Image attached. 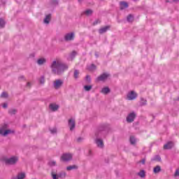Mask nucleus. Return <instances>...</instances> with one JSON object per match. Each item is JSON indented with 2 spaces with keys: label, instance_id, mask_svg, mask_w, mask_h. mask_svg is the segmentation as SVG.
<instances>
[{
  "label": "nucleus",
  "instance_id": "603ef678",
  "mask_svg": "<svg viewBox=\"0 0 179 179\" xmlns=\"http://www.w3.org/2000/svg\"><path fill=\"white\" fill-rule=\"evenodd\" d=\"M78 2H82V0H78Z\"/></svg>",
  "mask_w": 179,
  "mask_h": 179
},
{
  "label": "nucleus",
  "instance_id": "c9c22d12",
  "mask_svg": "<svg viewBox=\"0 0 179 179\" xmlns=\"http://www.w3.org/2000/svg\"><path fill=\"white\" fill-rule=\"evenodd\" d=\"M55 164H56L55 161H50L49 162V166H55Z\"/></svg>",
  "mask_w": 179,
  "mask_h": 179
},
{
  "label": "nucleus",
  "instance_id": "ea45409f",
  "mask_svg": "<svg viewBox=\"0 0 179 179\" xmlns=\"http://www.w3.org/2000/svg\"><path fill=\"white\" fill-rule=\"evenodd\" d=\"M60 177L62 178H65L66 176V173H60Z\"/></svg>",
  "mask_w": 179,
  "mask_h": 179
},
{
  "label": "nucleus",
  "instance_id": "f257e3e1",
  "mask_svg": "<svg viewBox=\"0 0 179 179\" xmlns=\"http://www.w3.org/2000/svg\"><path fill=\"white\" fill-rule=\"evenodd\" d=\"M50 68L52 73L55 75H61V73H64L69 67L68 65L61 62L59 60H57L52 62Z\"/></svg>",
  "mask_w": 179,
  "mask_h": 179
},
{
  "label": "nucleus",
  "instance_id": "2eb2a0df",
  "mask_svg": "<svg viewBox=\"0 0 179 179\" xmlns=\"http://www.w3.org/2000/svg\"><path fill=\"white\" fill-rule=\"evenodd\" d=\"M24 177H26L24 173H20L17 174L16 178H13L12 179H24Z\"/></svg>",
  "mask_w": 179,
  "mask_h": 179
},
{
  "label": "nucleus",
  "instance_id": "c03bdc74",
  "mask_svg": "<svg viewBox=\"0 0 179 179\" xmlns=\"http://www.w3.org/2000/svg\"><path fill=\"white\" fill-rule=\"evenodd\" d=\"M3 108H8V104L7 103H3Z\"/></svg>",
  "mask_w": 179,
  "mask_h": 179
},
{
  "label": "nucleus",
  "instance_id": "a19ab883",
  "mask_svg": "<svg viewBox=\"0 0 179 179\" xmlns=\"http://www.w3.org/2000/svg\"><path fill=\"white\" fill-rule=\"evenodd\" d=\"M175 177H179V170H176L175 173Z\"/></svg>",
  "mask_w": 179,
  "mask_h": 179
},
{
  "label": "nucleus",
  "instance_id": "864d4df0",
  "mask_svg": "<svg viewBox=\"0 0 179 179\" xmlns=\"http://www.w3.org/2000/svg\"><path fill=\"white\" fill-rule=\"evenodd\" d=\"M134 1H136V0H134Z\"/></svg>",
  "mask_w": 179,
  "mask_h": 179
},
{
  "label": "nucleus",
  "instance_id": "aec40b11",
  "mask_svg": "<svg viewBox=\"0 0 179 179\" xmlns=\"http://www.w3.org/2000/svg\"><path fill=\"white\" fill-rule=\"evenodd\" d=\"M50 20H51V14L46 15L44 20V23H46L47 24H48L50 23Z\"/></svg>",
  "mask_w": 179,
  "mask_h": 179
},
{
  "label": "nucleus",
  "instance_id": "72a5a7b5",
  "mask_svg": "<svg viewBox=\"0 0 179 179\" xmlns=\"http://www.w3.org/2000/svg\"><path fill=\"white\" fill-rule=\"evenodd\" d=\"M45 82V80L44 79V76H42L40 79V83L43 84Z\"/></svg>",
  "mask_w": 179,
  "mask_h": 179
},
{
  "label": "nucleus",
  "instance_id": "473e14b6",
  "mask_svg": "<svg viewBox=\"0 0 179 179\" xmlns=\"http://www.w3.org/2000/svg\"><path fill=\"white\" fill-rule=\"evenodd\" d=\"M9 114H16V110L15 109H10L8 111Z\"/></svg>",
  "mask_w": 179,
  "mask_h": 179
},
{
  "label": "nucleus",
  "instance_id": "39448f33",
  "mask_svg": "<svg viewBox=\"0 0 179 179\" xmlns=\"http://www.w3.org/2000/svg\"><path fill=\"white\" fill-rule=\"evenodd\" d=\"M18 159L17 157H12L5 159L6 164H15L17 162Z\"/></svg>",
  "mask_w": 179,
  "mask_h": 179
},
{
  "label": "nucleus",
  "instance_id": "58836bf2",
  "mask_svg": "<svg viewBox=\"0 0 179 179\" xmlns=\"http://www.w3.org/2000/svg\"><path fill=\"white\" fill-rule=\"evenodd\" d=\"M51 134H57V129L54 128L50 130Z\"/></svg>",
  "mask_w": 179,
  "mask_h": 179
},
{
  "label": "nucleus",
  "instance_id": "f8f14e48",
  "mask_svg": "<svg viewBox=\"0 0 179 179\" xmlns=\"http://www.w3.org/2000/svg\"><path fill=\"white\" fill-rule=\"evenodd\" d=\"M173 146H174V143H173L172 141H169L164 145V149L165 150L171 149Z\"/></svg>",
  "mask_w": 179,
  "mask_h": 179
},
{
  "label": "nucleus",
  "instance_id": "4be33fe9",
  "mask_svg": "<svg viewBox=\"0 0 179 179\" xmlns=\"http://www.w3.org/2000/svg\"><path fill=\"white\" fill-rule=\"evenodd\" d=\"M92 13H93V10L90 9L86 10L84 12V15H86L87 16H90V15H92Z\"/></svg>",
  "mask_w": 179,
  "mask_h": 179
},
{
  "label": "nucleus",
  "instance_id": "0eeeda50",
  "mask_svg": "<svg viewBox=\"0 0 179 179\" xmlns=\"http://www.w3.org/2000/svg\"><path fill=\"white\" fill-rule=\"evenodd\" d=\"M136 97H138V94H136L135 92L131 91L127 94V100H135Z\"/></svg>",
  "mask_w": 179,
  "mask_h": 179
},
{
  "label": "nucleus",
  "instance_id": "8fccbe9b",
  "mask_svg": "<svg viewBox=\"0 0 179 179\" xmlns=\"http://www.w3.org/2000/svg\"><path fill=\"white\" fill-rule=\"evenodd\" d=\"M178 0H173V2H177Z\"/></svg>",
  "mask_w": 179,
  "mask_h": 179
},
{
  "label": "nucleus",
  "instance_id": "1a4fd4ad",
  "mask_svg": "<svg viewBox=\"0 0 179 179\" xmlns=\"http://www.w3.org/2000/svg\"><path fill=\"white\" fill-rule=\"evenodd\" d=\"M136 117V115L134 112L129 114V115L127 117V122H134V120H135Z\"/></svg>",
  "mask_w": 179,
  "mask_h": 179
},
{
  "label": "nucleus",
  "instance_id": "c756f323",
  "mask_svg": "<svg viewBox=\"0 0 179 179\" xmlns=\"http://www.w3.org/2000/svg\"><path fill=\"white\" fill-rule=\"evenodd\" d=\"M5 26V20L0 18V27H3Z\"/></svg>",
  "mask_w": 179,
  "mask_h": 179
},
{
  "label": "nucleus",
  "instance_id": "4468645a",
  "mask_svg": "<svg viewBox=\"0 0 179 179\" xmlns=\"http://www.w3.org/2000/svg\"><path fill=\"white\" fill-rule=\"evenodd\" d=\"M50 108L52 111H57L59 108V106L55 103H52L50 105Z\"/></svg>",
  "mask_w": 179,
  "mask_h": 179
},
{
  "label": "nucleus",
  "instance_id": "7ed1b4c3",
  "mask_svg": "<svg viewBox=\"0 0 179 179\" xmlns=\"http://www.w3.org/2000/svg\"><path fill=\"white\" fill-rule=\"evenodd\" d=\"M109 77L110 75L108 73H104L99 77H97V78L96 79V82H104V80H106V79H108V78Z\"/></svg>",
  "mask_w": 179,
  "mask_h": 179
},
{
  "label": "nucleus",
  "instance_id": "49530a36",
  "mask_svg": "<svg viewBox=\"0 0 179 179\" xmlns=\"http://www.w3.org/2000/svg\"><path fill=\"white\" fill-rule=\"evenodd\" d=\"M31 85V83H27V86H28L29 87H30Z\"/></svg>",
  "mask_w": 179,
  "mask_h": 179
},
{
  "label": "nucleus",
  "instance_id": "6ab92c4d",
  "mask_svg": "<svg viewBox=\"0 0 179 179\" xmlns=\"http://www.w3.org/2000/svg\"><path fill=\"white\" fill-rule=\"evenodd\" d=\"M45 62H47V60L44 58H41L37 61L38 65H43V64H45Z\"/></svg>",
  "mask_w": 179,
  "mask_h": 179
},
{
  "label": "nucleus",
  "instance_id": "5701e85b",
  "mask_svg": "<svg viewBox=\"0 0 179 179\" xmlns=\"http://www.w3.org/2000/svg\"><path fill=\"white\" fill-rule=\"evenodd\" d=\"M92 87H93V86H92V85H85L84 90H85V92H90V90H92Z\"/></svg>",
  "mask_w": 179,
  "mask_h": 179
},
{
  "label": "nucleus",
  "instance_id": "a878e982",
  "mask_svg": "<svg viewBox=\"0 0 179 179\" xmlns=\"http://www.w3.org/2000/svg\"><path fill=\"white\" fill-rule=\"evenodd\" d=\"M74 78L75 79H78V78H79V70H75L74 71Z\"/></svg>",
  "mask_w": 179,
  "mask_h": 179
},
{
  "label": "nucleus",
  "instance_id": "cd10ccee",
  "mask_svg": "<svg viewBox=\"0 0 179 179\" xmlns=\"http://www.w3.org/2000/svg\"><path fill=\"white\" fill-rule=\"evenodd\" d=\"M147 101L146 99L141 98V106H146Z\"/></svg>",
  "mask_w": 179,
  "mask_h": 179
},
{
  "label": "nucleus",
  "instance_id": "9d476101",
  "mask_svg": "<svg viewBox=\"0 0 179 179\" xmlns=\"http://www.w3.org/2000/svg\"><path fill=\"white\" fill-rule=\"evenodd\" d=\"M69 127L70 128V131H73V129H75V127H76L75 119L71 118L69 120Z\"/></svg>",
  "mask_w": 179,
  "mask_h": 179
},
{
  "label": "nucleus",
  "instance_id": "a211bd4d",
  "mask_svg": "<svg viewBox=\"0 0 179 179\" xmlns=\"http://www.w3.org/2000/svg\"><path fill=\"white\" fill-rule=\"evenodd\" d=\"M153 171L155 174H157L158 173H160L162 171V168L160 166H157L154 168Z\"/></svg>",
  "mask_w": 179,
  "mask_h": 179
},
{
  "label": "nucleus",
  "instance_id": "412c9836",
  "mask_svg": "<svg viewBox=\"0 0 179 179\" xmlns=\"http://www.w3.org/2000/svg\"><path fill=\"white\" fill-rule=\"evenodd\" d=\"M76 169H78V166H76V165H72L66 167L67 171H71V170H75Z\"/></svg>",
  "mask_w": 179,
  "mask_h": 179
},
{
  "label": "nucleus",
  "instance_id": "2f4dec72",
  "mask_svg": "<svg viewBox=\"0 0 179 179\" xmlns=\"http://www.w3.org/2000/svg\"><path fill=\"white\" fill-rule=\"evenodd\" d=\"M153 160H155V161H157V162H160V160H162V158L160 157V156L156 155V156L154 157Z\"/></svg>",
  "mask_w": 179,
  "mask_h": 179
},
{
  "label": "nucleus",
  "instance_id": "423d86ee",
  "mask_svg": "<svg viewBox=\"0 0 179 179\" xmlns=\"http://www.w3.org/2000/svg\"><path fill=\"white\" fill-rule=\"evenodd\" d=\"M62 85H64V81L59 79L55 80L53 83V86L56 90L59 89Z\"/></svg>",
  "mask_w": 179,
  "mask_h": 179
},
{
  "label": "nucleus",
  "instance_id": "79ce46f5",
  "mask_svg": "<svg viewBox=\"0 0 179 179\" xmlns=\"http://www.w3.org/2000/svg\"><path fill=\"white\" fill-rule=\"evenodd\" d=\"M99 23H100L99 20H96L94 22V25L99 24Z\"/></svg>",
  "mask_w": 179,
  "mask_h": 179
},
{
  "label": "nucleus",
  "instance_id": "a18cd8bd",
  "mask_svg": "<svg viewBox=\"0 0 179 179\" xmlns=\"http://www.w3.org/2000/svg\"><path fill=\"white\" fill-rule=\"evenodd\" d=\"M86 78H87V80H90V76H86Z\"/></svg>",
  "mask_w": 179,
  "mask_h": 179
},
{
  "label": "nucleus",
  "instance_id": "f3484780",
  "mask_svg": "<svg viewBox=\"0 0 179 179\" xmlns=\"http://www.w3.org/2000/svg\"><path fill=\"white\" fill-rule=\"evenodd\" d=\"M101 93H103V94H108V93H110V88L106 87H103L101 91Z\"/></svg>",
  "mask_w": 179,
  "mask_h": 179
},
{
  "label": "nucleus",
  "instance_id": "4c0bfd02",
  "mask_svg": "<svg viewBox=\"0 0 179 179\" xmlns=\"http://www.w3.org/2000/svg\"><path fill=\"white\" fill-rule=\"evenodd\" d=\"M101 131H106V127H100L98 130V132H101Z\"/></svg>",
  "mask_w": 179,
  "mask_h": 179
},
{
  "label": "nucleus",
  "instance_id": "09e8293b",
  "mask_svg": "<svg viewBox=\"0 0 179 179\" xmlns=\"http://www.w3.org/2000/svg\"><path fill=\"white\" fill-rule=\"evenodd\" d=\"M96 57H99V54L95 53Z\"/></svg>",
  "mask_w": 179,
  "mask_h": 179
},
{
  "label": "nucleus",
  "instance_id": "37998d69",
  "mask_svg": "<svg viewBox=\"0 0 179 179\" xmlns=\"http://www.w3.org/2000/svg\"><path fill=\"white\" fill-rule=\"evenodd\" d=\"M146 162V159H143L141 161H140V163H142V164H145V163Z\"/></svg>",
  "mask_w": 179,
  "mask_h": 179
},
{
  "label": "nucleus",
  "instance_id": "c85d7f7f",
  "mask_svg": "<svg viewBox=\"0 0 179 179\" xmlns=\"http://www.w3.org/2000/svg\"><path fill=\"white\" fill-rule=\"evenodd\" d=\"M76 56V51H73L71 55H70V58L71 59H73V58H75V57Z\"/></svg>",
  "mask_w": 179,
  "mask_h": 179
},
{
  "label": "nucleus",
  "instance_id": "7c9ffc66",
  "mask_svg": "<svg viewBox=\"0 0 179 179\" xmlns=\"http://www.w3.org/2000/svg\"><path fill=\"white\" fill-rule=\"evenodd\" d=\"M138 174L141 178H143L145 177V171H141Z\"/></svg>",
  "mask_w": 179,
  "mask_h": 179
},
{
  "label": "nucleus",
  "instance_id": "6e6552de",
  "mask_svg": "<svg viewBox=\"0 0 179 179\" xmlns=\"http://www.w3.org/2000/svg\"><path fill=\"white\" fill-rule=\"evenodd\" d=\"M75 38V34L73 32L66 34L64 36V40L66 41H72Z\"/></svg>",
  "mask_w": 179,
  "mask_h": 179
},
{
  "label": "nucleus",
  "instance_id": "dca6fc26",
  "mask_svg": "<svg viewBox=\"0 0 179 179\" xmlns=\"http://www.w3.org/2000/svg\"><path fill=\"white\" fill-rule=\"evenodd\" d=\"M109 29H110V26H106L105 27H103L99 29V34H103V33H106V31H107V30H108Z\"/></svg>",
  "mask_w": 179,
  "mask_h": 179
},
{
  "label": "nucleus",
  "instance_id": "3c124183",
  "mask_svg": "<svg viewBox=\"0 0 179 179\" xmlns=\"http://www.w3.org/2000/svg\"><path fill=\"white\" fill-rule=\"evenodd\" d=\"M55 3H58V1H55Z\"/></svg>",
  "mask_w": 179,
  "mask_h": 179
},
{
  "label": "nucleus",
  "instance_id": "f03ea898",
  "mask_svg": "<svg viewBox=\"0 0 179 179\" xmlns=\"http://www.w3.org/2000/svg\"><path fill=\"white\" fill-rule=\"evenodd\" d=\"M6 128H8L7 124H4L1 128H0V135H2L3 136H6V135L12 132L10 130H6Z\"/></svg>",
  "mask_w": 179,
  "mask_h": 179
},
{
  "label": "nucleus",
  "instance_id": "e433bc0d",
  "mask_svg": "<svg viewBox=\"0 0 179 179\" xmlns=\"http://www.w3.org/2000/svg\"><path fill=\"white\" fill-rule=\"evenodd\" d=\"M52 177L53 179H58L59 176H57V174L52 173Z\"/></svg>",
  "mask_w": 179,
  "mask_h": 179
},
{
  "label": "nucleus",
  "instance_id": "de8ad7c7",
  "mask_svg": "<svg viewBox=\"0 0 179 179\" xmlns=\"http://www.w3.org/2000/svg\"><path fill=\"white\" fill-rule=\"evenodd\" d=\"M82 139H83L82 138H78V142H80V141H81Z\"/></svg>",
  "mask_w": 179,
  "mask_h": 179
},
{
  "label": "nucleus",
  "instance_id": "ddd939ff",
  "mask_svg": "<svg viewBox=\"0 0 179 179\" xmlns=\"http://www.w3.org/2000/svg\"><path fill=\"white\" fill-rule=\"evenodd\" d=\"M98 148H103L104 146V143H103V140L100 139V138H97L95 141Z\"/></svg>",
  "mask_w": 179,
  "mask_h": 179
},
{
  "label": "nucleus",
  "instance_id": "9b49d317",
  "mask_svg": "<svg viewBox=\"0 0 179 179\" xmlns=\"http://www.w3.org/2000/svg\"><path fill=\"white\" fill-rule=\"evenodd\" d=\"M120 10H124V9H127V8H128L129 5H128V3H127L126 1H121L120 3Z\"/></svg>",
  "mask_w": 179,
  "mask_h": 179
},
{
  "label": "nucleus",
  "instance_id": "bb28decb",
  "mask_svg": "<svg viewBox=\"0 0 179 179\" xmlns=\"http://www.w3.org/2000/svg\"><path fill=\"white\" fill-rule=\"evenodd\" d=\"M96 69V65L91 64L90 66H88V71H94Z\"/></svg>",
  "mask_w": 179,
  "mask_h": 179
},
{
  "label": "nucleus",
  "instance_id": "b1692460",
  "mask_svg": "<svg viewBox=\"0 0 179 179\" xmlns=\"http://www.w3.org/2000/svg\"><path fill=\"white\" fill-rule=\"evenodd\" d=\"M130 143L131 145H135L136 143V139L134 136H130Z\"/></svg>",
  "mask_w": 179,
  "mask_h": 179
},
{
  "label": "nucleus",
  "instance_id": "20e7f679",
  "mask_svg": "<svg viewBox=\"0 0 179 179\" xmlns=\"http://www.w3.org/2000/svg\"><path fill=\"white\" fill-rule=\"evenodd\" d=\"M61 160L62 162H69V160H72V154H69V153L63 154L61 157Z\"/></svg>",
  "mask_w": 179,
  "mask_h": 179
},
{
  "label": "nucleus",
  "instance_id": "f704fd0d",
  "mask_svg": "<svg viewBox=\"0 0 179 179\" xmlns=\"http://www.w3.org/2000/svg\"><path fill=\"white\" fill-rule=\"evenodd\" d=\"M1 97H3V98H6L8 97V93L6 92H3L1 95Z\"/></svg>",
  "mask_w": 179,
  "mask_h": 179
},
{
  "label": "nucleus",
  "instance_id": "393cba45",
  "mask_svg": "<svg viewBox=\"0 0 179 179\" xmlns=\"http://www.w3.org/2000/svg\"><path fill=\"white\" fill-rule=\"evenodd\" d=\"M127 22H134V15L129 14L128 16H127Z\"/></svg>",
  "mask_w": 179,
  "mask_h": 179
}]
</instances>
